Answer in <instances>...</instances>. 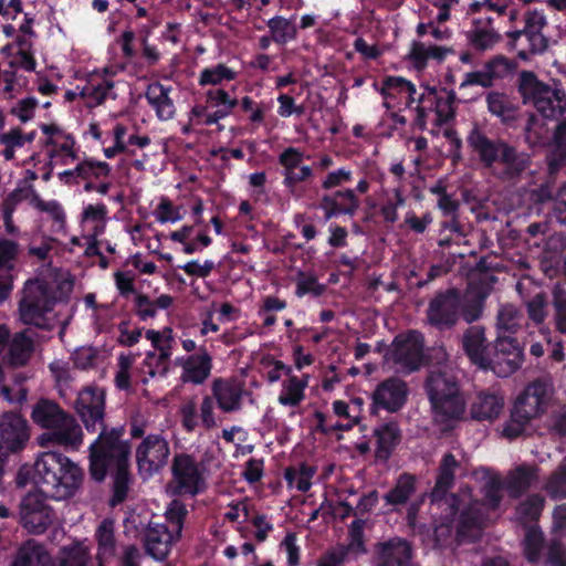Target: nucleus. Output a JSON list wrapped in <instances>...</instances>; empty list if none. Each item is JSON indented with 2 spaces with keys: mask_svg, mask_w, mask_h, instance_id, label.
<instances>
[{
  "mask_svg": "<svg viewBox=\"0 0 566 566\" xmlns=\"http://www.w3.org/2000/svg\"><path fill=\"white\" fill-rule=\"evenodd\" d=\"M135 457L139 471L153 475L167 464L170 446L163 434H147L137 446Z\"/></svg>",
  "mask_w": 566,
  "mask_h": 566,
  "instance_id": "f3484780",
  "label": "nucleus"
},
{
  "mask_svg": "<svg viewBox=\"0 0 566 566\" xmlns=\"http://www.w3.org/2000/svg\"><path fill=\"white\" fill-rule=\"evenodd\" d=\"M20 253L21 244L0 238V302H4L13 290L14 270Z\"/></svg>",
  "mask_w": 566,
  "mask_h": 566,
  "instance_id": "6ab92c4d",
  "label": "nucleus"
},
{
  "mask_svg": "<svg viewBox=\"0 0 566 566\" xmlns=\"http://www.w3.org/2000/svg\"><path fill=\"white\" fill-rule=\"evenodd\" d=\"M516 87L523 104H533L543 117L558 118L566 112V91L541 81L534 71H521Z\"/></svg>",
  "mask_w": 566,
  "mask_h": 566,
  "instance_id": "0eeeda50",
  "label": "nucleus"
},
{
  "mask_svg": "<svg viewBox=\"0 0 566 566\" xmlns=\"http://www.w3.org/2000/svg\"><path fill=\"white\" fill-rule=\"evenodd\" d=\"M452 49H447V46H427L426 43L423 42H413L411 43L408 59L413 64L415 69L423 70L426 69L430 59L443 61L446 60L449 53H452Z\"/></svg>",
  "mask_w": 566,
  "mask_h": 566,
  "instance_id": "f704fd0d",
  "label": "nucleus"
},
{
  "mask_svg": "<svg viewBox=\"0 0 566 566\" xmlns=\"http://www.w3.org/2000/svg\"><path fill=\"white\" fill-rule=\"evenodd\" d=\"M31 419L36 426L49 430L41 434V443L48 441L59 446L77 447L82 442V428L75 417L65 412L54 400L39 399L32 408Z\"/></svg>",
  "mask_w": 566,
  "mask_h": 566,
  "instance_id": "39448f33",
  "label": "nucleus"
},
{
  "mask_svg": "<svg viewBox=\"0 0 566 566\" xmlns=\"http://www.w3.org/2000/svg\"><path fill=\"white\" fill-rule=\"evenodd\" d=\"M213 397L220 410L237 411L242 408L243 387L230 378H214L211 384Z\"/></svg>",
  "mask_w": 566,
  "mask_h": 566,
  "instance_id": "b1692460",
  "label": "nucleus"
},
{
  "mask_svg": "<svg viewBox=\"0 0 566 566\" xmlns=\"http://www.w3.org/2000/svg\"><path fill=\"white\" fill-rule=\"evenodd\" d=\"M406 90L417 92L416 85L413 82L408 81V78L400 77V75H386L379 88V93L385 98V107L390 108L388 98L396 97V94H401V92H406Z\"/></svg>",
  "mask_w": 566,
  "mask_h": 566,
  "instance_id": "49530a36",
  "label": "nucleus"
},
{
  "mask_svg": "<svg viewBox=\"0 0 566 566\" xmlns=\"http://www.w3.org/2000/svg\"><path fill=\"white\" fill-rule=\"evenodd\" d=\"M552 297L555 310V329L560 334H566V289L557 283L552 291Z\"/></svg>",
  "mask_w": 566,
  "mask_h": 566,
  "instance_id": "13d9d810",
  "label": "nucleus"
},
{
  "mask_svg": "<svg viewBox=\"0 0 566 566\" xmlns=\"http://www.w3.org/2000/svg\"><path fill=\"white\" fill-rule=\"evenodd\" d=\"M317 207L323 211L325 220L339 216L354 217L359 210L360 200L354 189H336L322 193Z\"/></svg>",
  "mask_w": 566,
  "mask_h": 566,
  "instance_id": "a211bd4d",
  "label": "nucleus"
},
{
  "mask_svg": "<svg viewBox=\"0 0 566 566\" xmlns=\"http://www.w3.org/2000/svg\"><path fill=\"white\" fill-rule=\"evenodd\" d=\"M188 516V510L186 503L182 500L174 499L168 503L165 517L170 525H172L176 538H180L184 530V523Z\"/></svg>",
  "mask_w": 566,
  "mask_h": 566,
  "instance_id": "864d4df0",
  "label": "nucleus"
},
{
  "mask_svg": "<svg viewBox=\"0 0 566 566\" xmlns=\"http://www.w3.org/2000/svg\"><path fill=\"white\" fill-rule=\"evenodd\" d=\"M316 471L315 467H311L307 463H301L298 468L289 467L284 472L286 485L290 488L295 486L296 490L306 493L313 485L312 479Z\"/></svg>",
  "mask_w": 566,
  "mask_h": 566,
  "instance_id": "ea45409f",
  "label": "nucleus"
},
{
  "mask_svg": "<svg viewBox=\"0 0 566 566\" xmlns=\"http://www.w3.org/2000/svg\"><path fill=\"white\" fill-rule=\"evenodd\" d=\"M88 560L90 554L86 547L76 543L72 544V546L62 548L60 566H87Z\"/></svg>",
  "mask_w": 566,
  "mask_h": 566,
  "instance_id": "052dcab7",
  "label": "nucleus"
},
{
  "mask_svg": "<svg viewBox=\"0 0 566 566\" xmlns=\"http://www.w3.org/2000/svg\"><path fill=\"white\" fill-rule=\"evenodd\" d=\"M413 558V544L400 535L373 545V566H412Z\"/></svg>",
  "mask_w": 566,
  "mask_h": 566,
  "instance_id": "dca6fc26",
  "label": "nucleus"
},
{
  "mask_svg": "<svg viewBox=\"0 0 566 566\" xmlns=\"http://www.w3.org/2000/svg\"><path fill=\"white\" fill-rule=\"evenodd\" d=\"M32 329H23L9 338L8 361L11 366H25L35 350Z\"/></svg>",
  "mask_w": 566,
  "mask_h": 566,
  "instance_id": "c85d7f7f",
  "label": "nucleus"
},
{
  "mask_svg": "<svg viewBox=\"0 0 566 566\" xmlns=\"http://www.w3.org/2000/svg\"><path fill=\"white\" fill-rule=\"evenodd\" d=\"M547 24L544 11L526 10L523 27L506 31L507 48L514 50L516 57L523 61L545 53L549 48V39L544 34Z\"/></svg>",
  "mask_w": 566,
  "mask_h": 566,
  "instance_id": "6e6552de",
  "label": "nucleus"
},
{
  "mask_svg": "<svg viewBox=\"0 0 566 566\" xmlns=\"http://www.w3.org/2000/svg\"><path fill=\"white\" fill-rule=\"evenodd\" d=\"M171 90V86H164L158 81L151 82L146 87L145 98L159 120H169L176 116V104L170 97Z\"/></svg>",
  "mask_w": 566,
  "mask_h": 566,
  "instance_id": "a878e982",
  "label": "nucleus"
},
{
  "mask_svg": "<svg viewBox=\"0 0 566 566\" xmlns=\"http://www.w3.org/2000/svg\"><path fill=\"white\" fill-rule=\"evenodd\" d=\"M353 181V172L350 168L340 167L332 172L326 174L321 182L323 190L332 191L337 190V187H342L344 184Z\"/></svg>",
  "mask_w": 566,
  "mask_h": 566,
  "instance_id": "0e129e2a",
  "label": "nucleus"
},
{
  "mask_svg": "<svg viewBox=\"0 0 566 566\" xmlns=\"http://www.w3.org/2000/svg\"><path fill=\"white\" fill-rule=\"evenodd\" d=\"M78 178L90 180V178L108 177L112 168L107 161L94 160V158H84L75 166Z\"/></svg>",
  "mask_w": 566,
  "mask_h": 566,
  "instance_id": "5fc2aeb1",
  "label": "nucleus"
},
{
  "mask_svg": "<svg viewBox=\"0 0 566 566\" xmlns=\"http://www.w3.org/2000/svg\"><path fill=\"white\" fill-rule=\"evenodd\" d=\"M424 334L418 329H408L396 334L388 355L403 371L412 373L421 368L424 361Z\"/></svg>",
  "mask_w": 566,
  "mask_h": 566,
  "instance_id": "9d476101",
  "label": "nucleus"
},
{
  "mask_svg": "<svg viewBox=\"0 0 566 566\" xmlns=\"http://www.w3.org/2000/svg\"><path fill=\"white\" fill-rule=\"evenodd\" d=\"M505 406L503 397L491 391H480L470 408V415L474 420H494L501 415Z\"/></svg>",
  "mask_w": 566,
  "mask_h": 566,
  "instance_id": "7c9ffc66",
  "label": "nucleus"
},
{
  "mask_svg": "<svg viewBox=\"0 0 566 566\" xmlns=\"http://www.w3.org/2000/svg\"><path fill=\"white\" fill-rule=\"evenodd\" d=\"M95 537L97 542V556L99 558L111 557L116 548L115 527L111 518H104L98 525Z\"/></svg>",
  "mask_w": 566,
  "mask_h": 566,
  "instance_id": "79ce46f5",
  "label": "nucleus"
},
{
  "mask_svg": "<svg viewBox=\"0 0 566 566\" xmlns=\"http://www.w3.org/2000/svg\"><path fill=\"white\" fill-rule=\"evenodd\" d=\"M460 465V461L457 460L453 453L443 454L437 469L436 484L431 491L433 501L446 496L448 491L454 486L455 472Z\"/></svg>",
  "mask_w": 566,
  "mask_h": 566,
  "instance_id": "c756f323",
  "label": "nucleus"
},
{
  "mask_svg": "<svg viewBox=\"0 0 566 566\" xmlns=\"http://www.w3.org/2000/svg\"><path fill=\"white\" fill-rule=\"evenodd\" d=\"M51 556L42 544L27 541L19 547L11 566H50Z\"/></svg>",
  "mask_w": 566,
  "mask_h": 566,
  "instance_id": "72a5a7b5",
  "label": "nucleus"
},
{
  "mask_svg": "<svg viewBox=\"0 0 566 566\" xmlns=\"http://www.w3.org/2000/svg\"><path fill=\"white\" fill-rule=\"evenodd\" d=\"M417 491V476L412 473L399 474L395 481L392 489L384 494L382 499L390 506H400V504L409 503L410 497Z\"/></svg>",
  "mask_w": 566,
  "mask_h": 566,
  "instance_id": "2f4dec72",
  "label": "nucleus"
},
{
  "mask_svg": "<svg viewBox=\"0 0 566 566\" xmlns=\"http://www.w3.org/2000/svg\"><path fill=\"white\" fill-rule=\"evenodd\" d=\"M214 397L213 391L211 396H205L200 405V422L203 429L211 430L217 427V417L214 412Z\"/></svg>",
  "mask_w": 566,
  "mask_h": 566,
  "instance_id": "774afa93",
  "label": "nucleus"
},
{
  "mask_svg": "<svg viewBox=\"0 0 566 566\" xmlns=\"http://www.w3.org/2000/svg\"><path fill=\"white\" fill-rule=\"evenodd\" d=\"M180 424L186 432H195L198 422V407L193 400L182 403L179 408Z\"/></svg>",
  "mask_w": 566,
  "mask_h": 566,
  "instance_id": "338daca9",
  "label": "nucleus"
},
{
  "mask_svg": "<svg viewBox=\"0 0 566 566\" xmlns=\"http://www.w3.org/2000/svg\"><path fill=\"white\" fill-rule=\"evenodd\" d=\"M461 318V293L457 287L437 292L429 301L426 319L438 331L454 327Z\"/></svg>",
  "mask_w": 566,
  "mask_h": 566,
  "instance_id": "9b49d317",
  "label": "nucleus"
},
{
  "mask_svg": "<svg viewBox=\"0 0 566 566\" xmlns=\"http://www.w3.org/2000/svg\"><path fill=\"white\" fill-rule=\"evenodd\" d=\"M502 489L503 482L501 476H499V474H493V476L486 480L482 488V504L491 510H496L503 500Z\"/></svg>",
  "mask_w": 566,
  "mask_h": 566,
  "instance_id": "bf43d9fd",
  "label": "nucleus"
},
{
  "mask_svg": "<svg viewBox=\"0 0 566 566\" xmlns=\"http://www.w3.org/2000/svg\"><path fill=\"white\" fill-rule=\"evenodd\" d=\"M75 409L88 432L98 437L88 451V473L97 483H103L107 474L112 476L109 506H118L128 497L133 476L130 472L132 444L124 441V426L107 429L105 426V391L99 388H84L80 391Z\"/></svg>",
  "mask_w": 566,
  "mask_h": 566,
  "instance_id": "f257e3e1",
  "label": "nucleus"
},
{
  "mask_svg": "<svg viewBox=\"0 0 566 566\" xmlns=\"http://www.w3.org/2000/svg\"><path fill=\"white\" fill-rule=\"evenodd\" d=\"M538 478V470L530 464H520L506 476V490L510 496L520 497Z\"/></svg>",
  "mask_w": 566,
  "mask_h": 566,
  "instance_id": "473e14b6",
  "label": "nucleus"
},
{
  "mask_svg": "<svg viewBox=\"0 0 566 566\" xmlns=\"http://www.w3.org/2000/svg\"><path fill=\"white\" fill-rule=\"evenodd\" d=\"M554 175L555 174H552L549 170V178L528 191V199L531 202L545 203L551 202V200L555 202L556 193L555 182L553 180Z\"/></svg>",
  "mask_w": 566,
  "mask_h": 566,
  "instance_id": "e2e57ef3",
  "label": "nucleus"
},
{
  "mask_svg": "<svg viewBox=\"0 0 566 566\" xmlns=\"http://www.w3.org/2000/svg\"><path fill=\"white\" fill-rule=\"evenodd\" d=\"M555 150L548 160L551 174H556L560 166L566 165V119H563L556 127L554 134Z\"/></svg>",
  "mask_w": 566,
  "mask_h": 566,
  "instance_id": "de8ad7c7",
  "label": "nucleus"
},
{
  "mask_svg": "<svg viewBox=\"0 0 566 566\" xmlns=\"http://www.w3.org/2000/svg\"><path fill=\"white\" fill-rule=\"evenodd\" d=\"M4 379V370L0 367V397L9 403L22 405L23 401L27 400L29 391L23 385V380L25 379L23 375H19L15 378V387L7 385Z\"/></svg>",
  "mask_w": 566,
  "mask_h": 566,
  "instance_id": "3c124183",
  "label": "nucleus"
},
{
  "mask_svg": "<svg viewBox=\"0 0 566 566\" xmlns=\"http://www.w3.org/2000/svg\"><path fill=\"white\" fill-rule=\"evenodd\" d=\"M524 359L523 347L509 334L497 333L491 352L490 369L500 378H507L521 368Z\"/></svg>",
  "mask_w": 566,
  "mask_h": 566,
  "instance_id": "ddd939ff",
  "label": "nucleus"
},
{
  "mask_svg": "<svg viewBox=\"0 0 566 566\" xmlns=\"http://www.w3.org/2000/svg\"><path fill=\"white\" fill-rule=\"evenodd\" d=\"M56 305L55 292L44 280H28L19 301V314L24 324L50 331L52 321L49 313Z\"/></svg>",
  "mask_w": 566,
  "mask_h": 566,
  "instance_id": "1a4fd4ad",
  "label": "nucleus"
},
{
  "mask_svg": "<svg viewBox=\"0 0 566 566\" xmlns=\"http://www.w3.org/2000/svg\"><path fill=\"white\" fill-rule=\"evenodd\" d=\"M467 143L484 168H494L500 180H520L532 164L527 151L509 144L507 139L490 138L479 126L470 129Z\"/></svg>",
  "mask_w": 566,
  "mask_h": 566,
  "instance_id": "7ed1b4c3",
  "label": "nucleus"
},
{
  "mask_svg": "<svg viewBox=\"0 0 566 566\" xmlns=\"http://www.w3.org/2000/svg\"><path fill=\"white\" fill-rule=\"evenodd\" d=\"M460 507V497L452 493L448 499L447 509L444 511L443 521L434 527V539L437 545H446L449 541L454 521L457 520Z\"/></svg>",
  "mask_w": 566,
  "mask_h": 566,
  "instance_id": "e433bc0d",
  "label": "nucleus"
},
{
  "mask_svg": "<svg viewBox=\"0 0 566 566\" xmlns=\"http://www.w3.org/2000/svg\"><path fill=\"white\" fill-rule=\"evenodd\" d=\"M175 541L174 533L166 524H153L149 522L143 535L145 553L155 560H165L171 552Z\"/></svg>",
  "mask_w": 566,
  "mask_h": 566,
  "instance_id": "412c9836",
  "label": "nucleus"
},
{
  "mask_svg": "<svg viewBox=\"0 0 566 566\" xmlns=\"http://www.w3.org/2000/svg\"><path fill=\"white\" fill-rule=\"evenodd\" d=\"M444 92V96H439L436 87H427V92L421 94L420 102H429L430 108L433 109L436 114L434 126H443V124L449 123L451 118L455 117V99L457 95L454 91H448V88H442Z\"/></svg>",
  "mask_w": 566,
  "mask_h": 566,
  "instance_id": "393cba45",
  "label": "nucleus"
},
{
  "mask_svg": "<svg viewBox=\"0 0 566 566\" xmlns=\"http://www.w3.org/2000/svg\"><path fill=\"white\" fill-rule=\"evenodd\" d=\"M172 493L189 494L197 496L207 490L206 476L202 468L195 459L193 454L177 453L172 458Z\"/></svg>",
  "mask_w": 566,
  "mask_h": 566,
  "instance_id": "f8f14e48",
  "label": "nucleus"
},
{
  "mask_svg": "<svg viewBox=\"0 0 566 566\" xmlns=\"http://www.w3.org/2000/svg\"><path fill=\"white\" fill-rule=\"evenodd\" d=\"M544 504V496L541 493H533L518 503L516 514L522 522H536L542 514Z\"/></svg>",
  "mask_w": 566,
  "mask_h": 566,
  "instance_id": "8fccbe9b",
  "label": "nucleus"
},
{
  "mask_svg": "<svg viewBox=\"0 0 566 566\" xmlns=\"http://www.w3.org/2000/svg\"><path fill=\"white\" fill-rule=\"evenodd\" d=\"M424 388L437 423L450 427L463 418L468 401L453 375L431 371L426 379Z\"/></svg>",
  "mask_w": 566,
  "mask_h": 566,
  "instance_id": "20e7f679",
  "label": "nucleus"
},
{
  "mask_svg": "<svg viewBox=\"0 0 566 566\" xmlns=\"http://www.w3.org/2000/svg\"><path fill=\"white\" fill-rule=\"evenodd\" d=\"M268 27L272 33V38L276 43H287L290 40H294L297 35V29L295 24L291 23L284 17H273L268 21Z\"/></svg>",
  "mask_w": 566,
  "mask_h": 566,
  "instance_id": "6e6d98bb",
  "label": "nucleus"
},
{
  "mask_svg": "<svg viewBox=\"0 0 566 566\" xmlns=\"http://www.w3.org/2000/svg\"><path fill=\"white\" fill-rule=\"evenodd\" d=\"M373 436L376 444L375 458L382 462L389 461L402 439V431L397 420H388L376 426Z\"/></svg>",
  "mask_w": 566,
  "mask_h": 566,
  "instance_id": "5701e85b",
  "label": "nucleus"
},
{
  "mask_svg": "<svg viewBox=\"0 0 566 566\" xmlns=\"http://www.w3.org/2000/svg\"><path fill=\"white\" fill-rule=\"evenodd\" d=\"M455 537L458 542L475 541L483 530L484 513L480 503H469L457 514Z\"/></svg>",
  "mask_w": 566,
  "mask_h": 566,
  "instance_id": "4be33fe9",
  "label": "nucleus"
},
{
  "mask_svg": "<svg viewBox=\"0 0 566 566\" xmlns=\"http://www.w3.org/2000/svg\"><path fill=\"white\" fill-rule=\"evenodd\" d=\"M524 555L528 563H538L544 547V534L537 525L527 528L523 542Z\"/></svg>",
  "mask_w": 566,
  "mask_h": 566,
  "instance_id": "09e8293b",
  "label": "nucleus"
},
{
  "mask_svg": "<svg viewBox=\"0 0 566 566\" xmlns=\"http://www.w3.org/2000/svg\"><path fill=\"white\" fill-rule=\"evenodd\" d=\"M206 102L209 107H227L232 111L239 104L237 97L231 96L229 91L222 87L208 88Z\"/></svg>",
  "mask_w": 566,
  "mask_h": 566,
  "instance_id": "680f3d73",
  "label": "nucleus"
},
{
  "mask_svg": "<svg viewBox=\"0 0 566 566\" xmlns=\"http://www.w3.org/2000/svg\"><path fill=\"white\" fill-rule=\"evenodd\" d=\"M486 69L489 70L490 87H493L496 80L507 78L516 71L517 62L506 57L503 53H499L486 60Z\"/></svg>",
  "mask_w": 566,
  "mask_h": 566,
  "instance_id": "c03bdc74",
  "label": "nucleus"
},
{
  "mask_svg": "<svg viewBox=\"0 0 566 566\" xmlns=\"http://www.w3.org/2000/svg\"><path fill=\"white\" fill-rule=\"evenodd\" d=\"M303 158V151L296 147H287L279 156V164L283 167V185L289 190H294L292 177H296V168L301 166Z\"/></svg>",
  "mask_w": 566,
  "mask_h": 566,
  "instance_id": "58836bf2",
  "label": "nucleus"
},
{
  "mask_svg": "<svg viewBox=\"0 0 566 566\" xmlns=\"http://www.w3.org/2000/svg\"><path fill=\"white\" fill-rule=\"evenodd\" d=\"M486 109L503 124H513L520 116V107L515 97L504 91H489L485 94Z\"/></svg>",
  "mask_w": 566,
  "mask_h": 566,
  "instance_id": "bb28decb",
  "label": "nucleus"
},
{
  "mask_svg": "<svg viewBox=\"0 0 566 566\" xmlns=\"http://www.w3.org/2000/svg\"><path fill=\"white\" fill-rule=\"evenodd\" d=\"M30 440V426L20 412H3L0 416V455L6 459L12 452L24 449Z\"/></svg>",
  "mask_w": 566,
  "mask_h": 566,
  "instance_id": "4468645a",
  "label": "nucleus"
},
{
  "mask_svg": "<svg viewBox=\"0 0 566 566\" xmlns=\"http://www.w3.org/2000/svg\"><path fill=\"white\" fill-rule=\"evenodd\" d=\"M492 22V18L476 21L475 27L469 32V42L475 50H490L499 43L501 35L499 31L494 30Z\"/></svg>",
  "mask_w": 566,
  "mask_h": 566,
  "instance_id": "c9c22d12",
  "label": "nucleus"
},
{
  "mask_svg": "<svg viewBox=\"0 0 566 566\" xmlns=\"http://www.w3.org/2000/svg\"><path fill=\"white\" fill-rule=\"evenodd\" d=\"M213 368V359L207 348L190 355L182 363V380L201 385L209 378Z\"/></svg>",
  "mask_w": 566,
  "mask_h": 566,
  "instance_id": "cd10ccee",
  "label": "nucleus"
},
{
  "mask_svg": "<svg viewBox=\"0 0 566 566\" xmlns=\"http://www.w3.org/2000/svg\"><path fill=\"white\" fill-rule=\"evenodd\" d=\"M238 76V72L233 71V69L228 67L226 64H216L211 67H205L201 70L198 78V84L201 87H206V85H221V83L230 82V80H235Z\"/></svg>",
  "mask_w": 566,
  "mask_h": 566,
  "instance_id": "a18cd8bd",
  "label": "nucleus"
},
{
  "mask_svg": "<svg viewBox=\"0 0 566 566\" xmlns=\"http://www.w3.org/2000/svg\"><path fill=\"white\" fill-rule=\"evenodd\" d=\"M462 348L481 369H490L491 348L485 337V329L482 326H470L462 335Z\"/></svg>",
  "mask_w": 566,
  "mask_h": 566,
  "instance_id": "aec40b11",
  "label": "nucleus"
},
{
  "mask_svg": "<svg viewBox=\"0 0 566 566\" xmlns=\"http://www.w3.org/2000/svg\"><path fill=\"white\" fill-rule=\"evenodd\" d=\"M114 87L115 82L112 78H101L98 82L91 78L81 90V95L87 98L88 105L92 107V105L103 104Z\"/></svg>",
  "mask_w": 566,
  "mask_h": 566,
  "instance_id": "37998d69",
  "label": "nucleus"
},
{
  "mask_svg": "<svg viewBox=\"0 0 566 566\" xmlns=\"http://www.w3.org/2000/svg\"><path fill=\"white\" fill-rule=\"evenodd\" d=\"M33 205L36 209L41 210L42 212L49 213V216L52 217L53 221L60 223V226H63V223H65L66 213L61 202L55 201V199H53L52 201H44L42 197L34 196Z\"/></svg>",
  "mask_w": 566,
  "mask_h": 566,
  "instance_id": "69168bd1",
  "label": "nucleus"
},
{
  "mask_svg": "<svg viewBox=\"0 0 566 566\" xmlns=\"http://www.w3.org/2000/svg\"><path fill=\"white\" fill-rule=\"evenodd\" d=\"M308 385L307 378H298L296 375H289L283 384V390L279 396V402L285 407H297L305 398L304 390Z\"/></svg>",
  "mask_w": 566,
  "mask_h": 566,
  "instance_id": "4c0bfd02",
  "label": "nucleus"
},
{
  "mask_svg": "<svg viewBox=\"0 0 566 566\" xmlns=\"http://www.w3.org/2000/svg\"><path fill=\"white\" fill-rule=\"evenodd\" d=\"M525 321L523 312L513 304L502 305L497 312V332L503 334H515Z\"/></svg>",
  "mask_w": 566,
  "mask_h": 566,
  "instance_id": "a19ab883",
  "label": "nucleus"
},
{
  "mask_svg": "<svg viewBox=\"0 0 566 566\" xmlns=\"http://www.w3.org/2000/svg\"><path fill=\"white\" fill-rule=\"evenodd\" d=\"M83 470L59 451H44L34 463L33 480L38 492H29L19 504L20 524L30 534H44L55 514L46 497L67 500L83 483Z\"/></svg>",
  "mask_w": 566,
  "mask_h": 566,
  "instance_id": "f03ea898",
  "label": "nucleus"
},
{
  "mask_svg": "<svg viewBox=\"0 0 566 566\" xmlns=\"http://www.w3.org/2000/svg\"><path fill=\"white\" fill-rule=\"evenodd\" d=\"M545 490L554 500L566 497V458L562 460L548 478Z\"/></svg>",
  "mask_w": 566,
  "mask_h": 566,
  "instance_id": "4d7b16f0",
  "label": "nucleus"
},
{
  "mask_svg": "<svg viewBox=\"0 0 566 566\" xmlns=\"http://www.w3.org/2000/svg\"><path fill=\"white\" fill-rule=\"evenodd\" d=\"M409 397L407 381L399 377H389L379 381L371 392V415L379 410H387L390 413L401 410Z\"/></svg>",
  "mask_w": 566,
  "mask_h": 566,
  "instance_id": "2eb2a0df",
  "label": "nucleus"
},
{
  "mask_svg": "<svg viewBox=\"0 0 566 566\" xmlns=\"http://www.w3.org/2000/svg\"><path fill=\"white\" fill-rule=\"evenodd\" d=\"M326 291V285L321 283L314 273H306L303 270L297 272L296 283H295V294L296 296L304 295H313V296H322Z\"/></svg>",
  "mask_w": 566,
  "mask_h": 566,
  "instance_id": "603ef678",
  "label": "nucleus"
},
{
  "mask_svg": "<svg viewBox=\"0 0 566 566\" xmlns=\"http://www.w3.org/2000/svg\"><path fill=\"white\" fill-rule=\"evenodd\" d=\"M551 401L547 381L536 378L524 387L514 400L509 419L503 427V436L516 439L525 432L533 418L546 413Z\"/></svg>",
  "mask_w": 566,
  "mask_h": 566,
  "instance_id": "423d86ee",
  "label": "nucleus"
}]
</instances>
